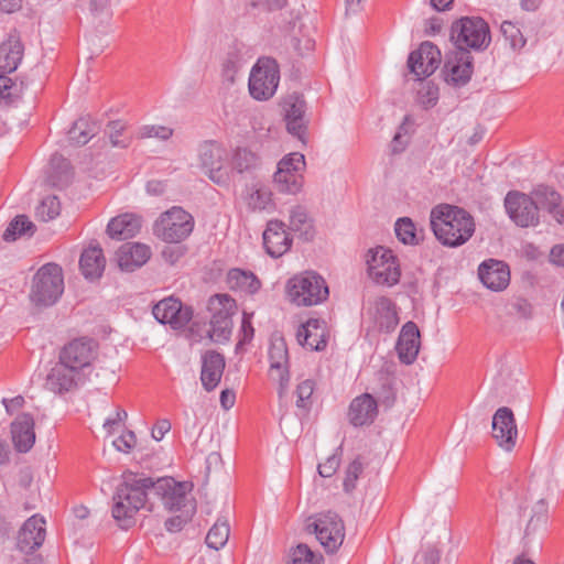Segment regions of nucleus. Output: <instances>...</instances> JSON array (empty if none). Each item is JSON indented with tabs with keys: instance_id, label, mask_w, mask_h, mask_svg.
I'll list each match as a JSON object with an SVG mask.
<instances>
[{
	"instance_id": "42",
	"label": "nucleus",
	"mask_w": 564,
	"mask_h": 564,
	"mask_svg": "<svg viewBox=\"0 0 564 564\" xmlns=\"http://www.w3.org/2000/svg\"><path fill=\"white\" fill-rule=\"evenodd\" d=\"M397 238L404 245L416 246L423 239V230H417L414 221L409 217L399 218L394 225Z\"/></svg>"
},
{
	"instance_id": "2",
	"label": "nucleus",
	"mask_w": 564,
	"mask_h": 564,
	"mask_svg": "<svg viewBox=\"0 0 564 564\" xmlns=\"http://www.w3.org/2000/svg\"><path fill=\"white\" fill-rule=\"evenodd\" d=\"M430 224L436 239L449 248L465 245L476 229L474 217L467 210L447 204L432 208Z\"/></svg>"
},
{
	"instance_id": "23",
	"label": "nucleus",
	"mask_w": 564,
	"mask_h": 564,
	"mask_svg": "<svg viewBox=\"0 0 564 564\" xmlns=\"http://www.w3.org/2000/svg\"><path fill=\"white\" fill-rule=\"evenodd\" d=\"M269 360L271 376L279 380V394L281 397L290 382L289 350L284 338L281 337L271 341Z\"/></svg>"
},
{
	"instance_id": "22",
	"label": "nucleus",
	"mask_w": 564,
	"mask_h": 564,
	"mask_svg": "<svg viewBox=\"0 0 564 564\" xmlns=\"http://www.w3.org/2000/svg\"><path fill=\"white\" fill-rule=\"evenodd\" d=\"M328 336L326 323L319 318H308L296 332L297 343L311 351L325 350Z\"/></svg>"
},
{
	"instance_id": "34",
	"label": "nucleus",
	"mask_w": 564,
	"mask_h": 564,
	"mask_svg": "<svg viewBox=\"0 0 564 564\" xmlns=\"http://www.w3.org/2000/svg\"><path fill=\"white\" fill-rule=\"evenodd\" d=\"M106 259L99 245L89 246L82 252L79 269L85 279L98 280L105 270Z\"/></svg>"
},
{
	"instance_id": "44",
	"label": "nucleus",
	"mask_w": 564,
	"mask_h": 564,
	"mask_svg": "<svg viewBox=\"0 0 564 564\" xmlns=\"http://www.w3.org/2000/svg\"><path fill=\"white\" fill-rule=\"evenodd\" d=\"M21 95L22 83L19 86L10 77L0 74V99H3L7 105H12L21 98Z\"/></svg>"
},
{
	"instance_id": "38",
	"label": "nucleus",
	"mask_w": 564,
	"mask_h": 564,
	"mask_svg": "<svg viewBox=\"0 0 564 564\" xmlns=\"http://www.w3.org/2000/svg\"><path fill=\"white\" fill-rule=\"evenodd\" d=\"M99 124L89 116L78 118L68 130V140L74 145H85L99 132Z\"/></svg>"
},
{
	"instance_id": "41",
	"label": "nucleus",
	"mask_w": 564,
	"mask_h": 564,
	"mask_svg": "<svg viewBox=\"0 0 564 564\" xmlns=\"http://www.w3.org/2000/svg\"><path fill=\"white\" fill-rule=\"evenodd\" d=\"M36 231V226L25 215L15 216L3 232V240L11 242L22 236L32 237Z\"/></svg>"
},
{
	"instance_id": "16",
	"label": "nucleus",
	"mask_w": 564,
	"mask_h": 564,
	"mask_svg": "<svg viewBox=\"0 0 564 564\" xmlns=\"http://www.w3.org/2000/svg\"><path fill=\"white\" fill-rule=\"evenodd\" d=\"M441 61L442 54L438 47L430 41H424L417 50L409 54L408 67L416 79L422 80L438 68Z\"/></svg>"
},
{
	"instance_id": "8",
	"label": "nucleus",
	"mask_w": 564,
	"mask_h": 564,
	"mask_svg": "<svg viewBox=\"0 0 564 564\" xmlns=\"http://www.w3.org/2000/svg\"><path fill=\"white\" fill-rule=\"evenodd\" d=\"M279 82L278 62L272 57H260L250 72L249 93L257 100H268L275 94Z\"/></svg>"
},
{
	"instance_id": "30",
	"label": "nucleus",
	"mask_w": 564,
	"mask_h": 564,
	"mask_svg": "<svg viewBox=\"0 0 564 564\" xmlns=\"http://www.w3.org/2000/svg\"><path fill=\"white\" fill-rule=\"evenodd\" d=\"M11 436L19 453H28L34 445V419L30 413H21L11 423Z\"/></svg>"
},
{
	"instance_id": "64",
	"label": "nucleus",
	"mask_w": 564,
	"mask_h": 564,
	"mask_svg": "<svg viewBox=\"0 0 564 564\" xmlns=\"http://www.w3.org/2000/svg\"><path fill=\"white\" fill-rule=\"evenodd\" d=\"M550 259L554 264L564 267V245L554 246L551 249Z\"/></svg>"
},
{
	"instance_id": "26",
	"label": "nucleus",
	"mask_w": 564,
	"mask_h": 564,
	"mask_svg": "<svg viewBox=\"0 0 564 564\" xmlns=\"http://www.w3.org/2000/svg\"><path fill=\"white\" fill-rule=\"evenodd\" d=\"M530 194L534 204H536L538 210H545L557 224L562 225L561 215H564V206L560 192L550 185L539 184Z\"/></svg>"
},
{
	"instance_id": "25",
	"label": "nucleus",
	"mask_w": 564,
	"mask_h": 564,
	"mask_svg": "<svg viewBox=\"0 0 564 564\" xmlns=\"http://www.w3.org/2000/svg\"><path fill=\"white\" fill-rule=\"evenodd\" d=\"M420 338V329L414 322H406L402 326L395 345L398 357L402 364L411 365L415 361L421 345Z\"/></svg>"
},
{
	"instance_id": "47",
	"label": "nucleus",
	"mask_w": 564,
	"mask_h": 564,
	"mask_svg": "<svg viewBox=\"0 0 564 564\" xmlns=\"http://www.w3.org/2000/svg\"><path fill=\"white\" fill-rule=\"evenodd\" d=\"M61 203L57 196L48 195L42 199L41 204L36 207V216L43 221L54 219L59 215Z\"/></svg>"
},
{
	"instance_id": "36",
	"label": "nucleus",
	"mask_w": 564,
	"mask_h": 564,
	"mask_svg": "<svg viewBox=\"0 0 564 564\" xmlns=\"http://www.w3.org/2000/svg\"><path fill=\"white\" fill-rule=\"evenodd\" d=\"M230 169L240 175H253L262 165L261 156L247 147H238L232 151Z\"/></svg>"
},
{
	"instance_id": "57",
	"label": "nucleus",
	"mask_w": 564,
	"mask_h": 564,
	"mask_svg": "<svg viewBox=\"0 0 564 564\" xmlns=\"http://www.w3.org/2000/svg\"><path fill=\"white\" fill-rule=\"evenodd\" d=\"M137 443L135 434L132 431H127L113 441L115 447L123 453H129Z\"/></svg>"
},
{
	"instance_id": "32",
	"label": "nucleus",
	"mask_w": 564,
	"mask_h": 564,
	"mask_svg": "<svg viewBox=\"0 0 564 564\" xmlns=\"http://www.w3.org/2000/svg\"><path fill=\"white\" fill-rule=\"evenodd\" d=\"M151 256L147 245L134 242L124 243L117 252L118 264L122 271L132 272L142 267Z\"/></svg>"
},
{
	"instance_id": "63",
	"label": "nucleus",
	"mask_w": 564,
	"mask_h": 564,
	"mask_svg": "<svg viewBox=\"0 0 564 564\" xmlns=\"http://www.w3.org/2000/svg\"><path fill=\"white\" fill-rule=\"evenodd\" d=\"M236 401V393L232 390L225 389L220 392V404L223 409L229 410L234 406Z\"/></svg>"
},
{
	"instance_id": "19",
	"label": "nucleus",
	"mask_w": 564,
	"mask_h": 564,
	"mask_svg": "<svg viewBox=\"0 0 564 564\" xmlns=\"http://www.w3.org/2000/svg\"><path fill=\"white\" fill-rule=\"evenodd\" d=\"M200 167L216 184L227 183L228 176L223 169L225 150L215 141H206L199 147Z\"/></svg>"
},
{
	"instance_id": "15",
	"label": "nucleus",
	"mask_w": 564,
	"mask_h": 564,
	"mask_svg": "<svg viewBox=\"0 0 564 564\" xmlns=\"http://www.w3.org/2000/svg\"><path fill=\"white\" fill-rule=\"evenodd\" d=\"M97 348L98 344L93 338H75L63 347L59 352V361L70 369L82 370L95 359Z\"/></svg>"
},
{
	"instance_id": "13",
	"label": "nucleus",
	"mask_w": 564,
	"mask_h": 564,
	"mask_svg": "<svg viewBox=\"0 0 564 564\" xmlns=\"http://www.w3.org/2000/svg\"><path fill=\"white\" fill-rule=\"evenodd\" d=\"M505 207L510 219L519 227H535L540 224V214L531 194L510 191L505 197Z\"/></svg>"
},
{
	"instance_id": "18",
	"label": "nucleus",
	"mask_w": 564,
	"mask_h": 564,
	"mask_svg": "<svg viewBox=\"0 0 564 564\" xmlns=\"http://www.w3.org/2000/svg\"><path fill=\"white\" fill-rule=\"evenodd\" d=\"M284 121L290 134L305 142L308 121L305 118L306 101L300 94H292L283 100Z\"/></svg>"
},
{
	"instance_id": "1",
	"label": "nucleus",
	"mask_w": 564,
	"mask_h": 564,
	"mask_svg": "<svg viewBox=\"0 0 564 564\" xmlns=\"http://www.w3.org/2000/svg\"><path fill=\"white\" fill-rule=\"evenodd\" d=\"M154 479L133 471H126L112 497V517L121 529L135 523V514L145 507L148 490L153 491Z\"/></svg>"
},
{
	"instance_id": "29",
	"label": "nucleus",
	"mask_w": 564,
	"mask_h": 564,
	"mask_svg": "<svg viewBox=\"0 0 564 564\" xmlns=\"http://www.w3.org/2000/svg\"><path fill=\"white\" fill-rule=\"evenodd\" d=\"M45 521L33 516L29 518L18 534L17 546L21 552L31 553L40 547L45 539Z\"/></svg>"
},
{
	"instance_id": "21",
	"label": "nucleus",
	"mask_w": 564,
	"mask_h": 564,
	"mask_svg": "<svg viewBox=\"0 0 564 564\" xmlns=\"http://www.w3.org/2000/svg\"><path fill=\"white\" fill-rule=\"evenodd\" d=\"M187 490V482L176 481L172 477L154 480L153 492L162 499L165 509L169 511H178L185 507Z\"/></svg>"
},
{
	"instance_id": "31",
	"label": "nucleus",
	"mask_w": 564,
	"mask_h": 564,
	"mask_svg": "<svg viewBox=\"0 0 564 564\" xmlns=\"http://www.w3.org/2000/svg\"><path fill=\"white\" fill-rule=\"evenodd\" d=\"M373 325L380 333H392L399 324L395 304L387 296L378 297L373 303Z\"/></svg>"
},
{
	"instance_id": "24",
	"label": "nucleus",
	"mask_w": 564,
	"mask_h": 564,
	"mask_svg": "<svg viewBox=\"0 0 564 564\" xmlns=\"http://www.w3.org/2000/svg\"><path fill=\"white\" fill-rule=\"evenodd\" d=\"M478 276L481 283L491 291H502L510 283L508 264L496 259H488L478 267Z\"/></svg>"
},
{
	"instance_id": "20",
	"label": "nucleus",
	"mask_w": 564,
	"mask_h": 564,
	"mask_svg": "<svg viewBox=\"0 0 564 564\" xmlns=\"http://www.w3.org/2000/svg\"><path fill=\"white\" fill-rule=\"evenodd\" d=\"M285 227V224L279 219H271L267 223L262 234V243L271 258L282 257L292 247L293 238Z\"/></svg>"
},
{
	"instance_id": "58",
	"label": "nucleus",
	"mask_w": 564,
	"mask_h": 564,
	"mask_svg": "<svg viewBox=\"0 0 564 564\" xmlns=\"http://www.w3.org/2000/svg\"><path fill=\"white\" fill-rule=\"evenodd\" d=\"M379 400L386 406H391L395 401V394L392 390L391 383L388 377L382 378L381 390L376 391Z\"/></svg>"
},
{
	"instance_id": "10",
	"label": "nucleus",
	"mask_w": 564,
	"mask_h": 564,
	"mask_svg": "<svg viewBox=\"0 0 564 564\" xmlns=\"http://www.w3.org/2000/svg\"><path fill=\"white\" fill-rule=\"evenodd\" d=\"M369 275L378 284L389 286L400 281L401 270L397 256L391 249L378 246L368 251L367 258Z\"/></svg>"
},
{
	"instance_id": "45",
	"label": "nucleus",
	"mask_w": 564,
	"mask_h": 564,
	"mask_svg": "<svg viewBox=\"0 0 564 564\" xmlns=\"http://www.w3.org/2000/svg\"><path fill=\"white\" fill-rule=\"evenodd\" d=\"M291 560L288 564H321L322 556H317L307 544L300 543L291 550Z\"/></svg>"
},
{
	"instance_id": "4",
	"label": "nucleus",
	"mask_w": 564,
	"mask_h": 564,
	"mask_svg": "<svg viewBox=\"0 0 564 564\" xmlns=\"http://www.w3.org/2000/svg\"><path fill=\"white\" fill-rule=\"evenodd\" d=\"M64 291L63 270L56 263L42 265L33 276L30 299L35 305H53Z\"/></svg>"
},
{
	"instance_id": "46",
	"label": "nucleus",
	"mask_w": 564,
	"mask_h": 564,
	"mask_svg": "<svg viewBox=\"0 0 564 564\" xmlns=\"http://www.w3.org/2000/svg\"><path fill=\"white\" fill-rule=\"evenodd\" d=\"M500 31L505 41L512 50H520L525 45L527 40L524 39L521 30L514 23L510 21L502 22Z\"/></svg>"
},
{
	"instance_id": "40",
	"label": "nucleus",
	"mask_w": 564,
	"mask_h": 564,
	"mask_svg": "<svg viewBox=\"0 0 564 564\" xmlns=\"http://www.w3.org/2000/svg\"><path fill=\"white\" fill-rule=\"evenodd\" d=\"M289 228L299 234V237L304 241L313 240L315 229L313 220L308 217L306 209L303 206H295L290 212Z\"/></svg>"
},
{
	"instance_id": "28",
	"label": "nucleus",
	"mask_w": 564,
	"mask_h": 564,
	"mask_svg": "<svg viewBox=\"0 0 564 564\" xmlns=\"http://www.w3.org/2000/svg\"><path fill=\"white\" fill-rule=\"evenodd\" d=\"M378 415V402L370 393H364L352 399L349 405L348 419L354 426L370 425Z\"/></svg>"
},
{
	"instance_id": "6",
	"label": "nucleus",
	"mask_w": 564,
	"mask_h": 564,
	"mask_svg": "<svg viewBox=\"0 0 564 564\" xmlns=\"http://www.w3.org/2000/svg\"><path fill=\"white\" fill-rule=\"evenodd\" d=\"M194 229L193 216L180 206L162 213L153 225L154 235L164 242L178 243Z\"/></svg>"
},
{
	"instance_id": "54",
	"label": "nucleus",
	"mask_w": 564,
	"mask_h": 564,
	"mask_svg": "<svg viewBox=\"0 0 564 564\" xmlns=\"http://www.w3.org/2000/svg\"><path fill=\"white\" fill-rule=\"evenodd\" d=\"M142 138H158L169 140L173 135V129L165 126H144L140 130Z\"/></svg>"
},
{
	"instance_id": "3",
	"label": "nucleus",
	"mask_w": 564,
	"mask_h": 564,
	"mask_svg": "<svg viewBox=\"0 0 564 564\" xmlns=\"http://www.w3.org/2000/svg\"><path fill=\"white\" fill-rule=\"evenodd\" d=\"M289 301L296 306H314L328 299L325 279L315 271H304L290 278L285 285Z\"/></svg>"
},
{
	"instance_id": "53",
	"label": "nucleus",
	"mask_w": 564,
	"mask_h": 564,
	"mask_svg": "<svg viewBox=\"0 0 564 564\" xmlns=\"http://www.w3.org/2000/svg\"><path fill=\"white\" fill-rule=\"evenodd\" d=\"M252 313L249 314L247 312H243L242 314V321H241V327H240V338L237 343L236 349H240L242 346L249 344L254 335V328L251 323Z\"/></svg>"
},
{
	"instance_id": "33",
	"label": "nucleus",
	"mask_w": 564,
	"mask_h": 564,
	"mask_svg": "<svg viewBox=\"0 0 564 564\" xmlns=\"http://www.w3.org/2000/svg\"><path fill=\"white\" fill-rule=\"evenodd\" d=\"M78 371L59 361L46 376L45 388L57 394L69 392L76 387L75 373Z\"/></svg>"
},
{
	"instance_id": "12",
	"label": "nucleus",
	"mask_w": 564,
	"mask_h": 564,
	"mask_svg": "<svg viewBox=\"0 0 564 564\" xmlns=\"http://www.w3.org/2000/svg\"><path fill=\"white\" fill-rule=\"evenodd\" d=\"M474 73V57L469 50L459 46L445 56L442 75L444 80L455 87L466 86Z\"/></svg>"
},
{
	"instance_id": "59",
	"label": "nucleus",
	"mask_w": 564,
	"mask_h": 564,
	"mask_svg": "<svg viewBox=\"0 0 564 564\" xmlns=\"http://www.w3.org/2000/svg\"><path fill=\"white\" fill-rule=\"evenodd\" d=\"M288 0H251L250 6L263 12H273L285 7Z\"/></svg>"
},
{
	"instance_id": "49",
	"label": "nucleus",
	"mask_w": 564,
	"mask_h": 564,
	"mask_svg": "<svg viewBox=\"0 0 564 564\" xmlns=\"http://www.w3.org/2000/svg\"><path fill=\"white\" fill-rule=\"evenodd\" d=\"M272 193L267 187L256 188L248 197L247 205L252 212L264 210L272 202Z\"/></svg>"
},
{
	"instance_id": "52",
	"label": "nucleus",
	"mask_w": 564,
	"mask_h": 564,
	"mask_svg": "<svg viewBox=\"0 0 564 564\" xmlns=\"http://www.w3.org/2000/svg\"><path fill=\"white\" fill-rule=\"evenodd\" d=\"M546 516L547 507L545 505V501L541 499L538 501L533 514L531 516L527 524L525 535H529L531 532H534L539 525L544 524L546 522Z\"/></svg>"
},
{
	"instance_id": "60",
	"label": "nucleus",
	"mask_w": 564,
	"mask_h": 564,
	"mask_svg": "<svg viewBox=\"0 0 564 564\" xmlns=\"http://www.w3.org/2000/svg\"><path fill=\"white\" fill-rule=\"evenodd\" d=\"M511 308L521 318L529 319L533 315V306H532V304L527 299H523V297H517L511 303Z\"/></svg>"
},
{
	"instance_id": "27",
	"label": "nucleus",
	"mask_w": 564,
	"mask_h": 564,
	"mask_svg": "<svg viewBox=\"0 0 564 564\" xmlns=\"http://www.w3.org/2000/svg\"><path fill=\"white\" fill-rule=\"evenodd\" d=\"M225 367V357L215 350H207L202 356L200 381L206 391L210 392L217 388Z\"/></svg>"
},
{
	"instance_id": "43",
	"label": "nucleus",
	"mask_w": 564,
	"mask_h": 564,
	"mask_svg": "<svg viewBox=\"0 0 564 564\" xmlns=\"http://www.w3.org/2000/svg\"><path fill=\"white\" fill-rule=\"evenodd\" d=\"M229 524L226 520L218 519L206 535V544L214 550H220L229 539Z\"/></svg>"
},
{
	"instance_id": "7",
	"label": "nucleus",
	"mask_w": 564,
	"mask_h": 564,
	"mask_svg": "<svg viewBox=\"0 0 564 564\" xmlns=\"http://www.w3.org/2000/svg\"><path fill=\"white\" fill-rule=\"evenodd\" d=\"M306 530L316 535L327 553H335L344 542L345 525L343 519L334 511H325L307 520Z\"/></svg>"
},
{
	"instance_id": "39",
	"label": "nucleus",
	"mask_w": 564,
	"mask_h": 564,
	"mask_svg": "<svg viewBox=\"0 0 564 564\" xmlns=\"http://www.w3.org/2000/svg\"><path fill=\"white\" fill-rule=\"evenodd\" d=\"M23 44L18 39H10L0 45V70L3 73L14 72L22 57H23Z\"/></svg>"
},
{
	"instance_id": "5",
	"label": "nucleus",
	"mask_w": 564,
	"mask_h": 564,
	"mask_svg": "<svg viewBox=\"0 0 564 564\" xmlns=\"http://www.w3.org/2000/svg\"><path fill=\"white\" fill-rule=\"evenodd\" d=\"M451 40L455 47H466L484 51L490 44V29L488 23L479 17H463L453 22Z\"/></svg>"
},
{
	"instance_id": "61",
	"label": "nucleus",
	"mask_w": 564,
	"mask_h": 564,
	"mask_svg": "<svg viewBox=\"0 0 564 564\" xmlns=\"http://www.w3.org/2000/svg\"><path fill=\"white\" fill-rule=\"evenodd\" d=\"M171 422L167 419L159 420L152 430V437L155 441H161L163 436L171 430Z\"/></svg>"
},
{
	"instance_id": "11",
	"label": "nucleus",
	"mask_w": 564,
	"mask_h": 564,
	"mask_svg": "<svg viewBox=\"0 0 564 564\" xmlns=\"http://www.w3.org/2000/svg\"><path fill=\"white\" fill-rule=\"evenodd\" d=\"M305 167V158L300 152L285 155L279 163L274 173V184L280 193L297 194L303 186L302 172Z\"/></svg>"
},
{
	"instance_id": "14",
	"label": "nucleus",
	"mask_w": 564,
	"mask_h": 564,
	"mask_svg": "<svg viewBox=\"0 0 564 564\" xmlns=\"http://www.w3.org/2000/svg\"><path fill=\"white\" fill-rule=\"evenodd\" d=\"M154 318L161 324H169L173 329L184 328L193 317V308L181 300L169 296L152 307Z\"/></svg>"
},
{
	"instance_id": "9",
	"label": "nucleus",
	"mask_w": 564,
	"mask_h": 564,
	"mask_svg": "<svg viewBox=\"0 0 564 564\" xmlns=\"http://www.w3.org/2000/svg\"><path fill=\"white\" fill-rule=\"evenodd\" d=\"M212 313L209 336L217 343L227 341L232 329V315L237 311L236 301L228 294H215L208 301Z\"/></svg>"
},
{
	"instance_id": "55",
	"label": "nucleus",
	"mask_w": 564,
	"mask_h": 564,
	"mask_svg": "<svg viewBox=\"0 0 564 564\" xmlns=\"http://www.w3.org/2000/svg\"><path fill=\"white\" fill-rule=\"evenodd\" d=\"M340 465V455L335 453L330 455L324 463L318 464V474L324 477L328 478L332 477Z\"/></svg>"
},
{
	"instance_id": "35",
	"label": "nucleus",
	"mask_w": 564,
	"mask_h": 564,
	"mask_svg": "<svg viewBox=\"0 0 564 564\" xmlns=\"http://www.w3.org/2000/svg\"><path fill=\"white\" fill-rule=\"evenodd\" d=\"M142 219L134 214H122L112 218L107 225L109 237L127 240L134 237L141 229Z\"/></svg>"
},
{
	"instance_id": "48",
	"label": "nucleus",
	"mask_w": 564,
	"mask_h": 564,
	"mask_svg": "<svg viewBox=\"0 0 564 564\" xmlns=\"http://www.w3.org/2000/svg\"><path fill=\"white\" fill-rule=\"evenodd\" d=\"M241 53L240 50L234 45L228 50L223 62V75L230 80H234L235 75L240 68Z\"/></svg>"
},
{
	"instance_id": "56",
	"label": "nucleus",
	"mask_w": 564,
	"mask_h": 564,
	"mask_svg": "<svg viewBox=\"0 0 564 564\" xmlns=\"http://www.w3.org/2000/svg\"><path fill=\"white\" fill-rule=\"evenodd\" d=\"M109 139L113 147L127 148L129 142L126 139H120L124 126L120 121H111L108 124Z\"/></svg>"
},
{
	"instance_id": "37",
	"label": "nucleus",
	"mask_w": 564,
	"mask_h": 564,
	"mask_svg": "<svg viewBox=\"0 0 564 564\" xmlns=\"http://www.w3.org/2000/svg\"><path fill=\"white\" fill-rule=\"evenodd\" d=\"M226 282L230 290L248 294L257 293L261 286L260 280L253 272L239 268L228 271Z\"/></svg>"
},
{
	"instance_id": "50",
	"label": "nucleus",
	"mask_w": 564,
	"mask_h": 564,
	"mask_svg": "<svg viewBox=\"0 0 564 564\" xmlns=\"http://www.w3.org/2000/svg\"><path fill=\"white\" fill-rule=\"evenodd\" d=\"M364 466L359 457L354 459L346 469L345 479L343 482L344 490L346 492H351L356 488V481L359 478V475L362 473Z\"/></svg>"
},
{
	"instance_id": "17",
	"label": "nucleus",
	"mask_w": 564,
	"mask_h": 564,
	"mask_svg": "<svg viewBox=\"0 0 564 564\" xmlns=\"http://www.w3.org/2000/svg\"><path fill=\"white\" fill-rule=\"evenodd\" d=\"M492 438L506 452H511L517 444L518 429L512 410L499 408L492 416Z\"/></svg>"
},
{
	"instance_id": "62",
	"label": "nucleus",
	"mask_w": 564,
	"mask_h": 564,
	"mask_svg": "<svg viewBox=\"0 0 564 564\" xmlns=\"http://www.w3.org/2000/svg\"><path fill=\"white\" fill-rule=\"evenodd\" d=\"M189 517L175 516L165 521V528L169 532H178L183 529Z\"/></svg>"
},
{
	"instance_id": "51",
	"label": "nucleus",
	"mask_w": 564,
	"mask_h": 564,
	"mask_svg": "<svg viewBox=\"0 0 564 564\" xmlns=\"http://www.w3.org/2000/svg\"><path fill=\"white\" fill-rule=\"evenodd\" d=\"M314 381L311 379H306L297 384L296 387V406L301 409L308 410L311 408V397L314 391Z\"/></svg>"
}]
</instances>
